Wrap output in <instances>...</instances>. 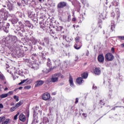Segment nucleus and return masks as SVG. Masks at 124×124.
<instances>
[{
    "label": "nucleus",
    "mask_w": 124,
    "mask_h": 124,
    "mask_svg": "<svg viewBox=\"0 0 124 124\" xmlns=\"http://www.w3.org/2000/svg\"><path fill=\"white\" fill-rule=\"evenodd\" d=\"M59 77H60V74H55L52 75L51 78H48L46 80L47 83H56L59 81Z\"/></svg>",
    "instance_id": "nucleus-1"
},
{
    "label": "nucleus",
    "mask_w": 124,
    "mask_h": 124,
    "mask_svg": "<svg viewBox=\"0 0 124 124\" xmlns=\"http://www.w3.org/2000/svg\"><path fill=\"white\" fill-rule=\"evenodd\" d=\"M7 39L9 43H13V42H16L17 41V37L16 36L9 35L7 37Z\"/></svg>",
    "instance_id": "nucleus-2"
},
{
    "label": "nucleus",
    "mask_w": 124,
    "mask_h": 124,
    "mask_svg": "<svg viewBox=\"0 0 124 124\" xmlns=\"http://www.w3.org/2000/svg\"><path fill=\"white\" fill-rule=\"evenodd\" d=\"M116 14L114 12H111V17H116L117 19L120 18V16H121V13L120 12V9L119 8L115 9Z\"/></svg>",
    "instance_id": "nucleus-3"
},
{
    "label": "nucleus",
    "mask_w": 124,
    "mask_h": 124,
    "mask_svg": "<svg viewBox=\"0 0 124 124\" xmlns=\"http://www.w3.org/2000/svg\"><path fill=\"white\" fill-rule=\"evenodd\" d=\"M106 59L109 62L112 61V60H114V56L112 53H107L105 56Z\"/></svg>",
    "instance_id": "nucleus-4"
},
{
    "label": "nucleus",
    "mask_w": 124,
    "mask_h": 124,
    "mask_svg": "<svg viewBox=\"0 0 124 124\" xmlns=\"http://www.w3.org/2000/svg\"><path fill=\"white\" fill-rule=\"evenodd\" d=\"M50 95L48 93H45L42 96V99L43 100H48L50 99Z\"/></svg>",
    "instance_id": "nucleus-5"
},
{
    "label": "nucleus",
    "mask_w": 124,
    "mask_h": 124,
    "mask_svg": "<svg viewBox=\"0 0 124 124\" xmlns=\"http://www.w3.org/2000/svg\"><path fill=\"white\" fill-rule=\"evenodd\" d=\"M58 8H63L66 6V3L65 2H61L58 4Z\"/></svg>",
    "instance_id": "nucleus-6"
},
{
    "label": "nucleus",
    "mask_w": 124,
    "mask_h": 124,
    "mask_svg": "<svg viewBox=\"0 0 124 124\" xmlns=\"http://www.w3.org/2000/svg\"><path fill=\"white\" fill-rule=\"evenodd\" d=\"M32 66L31 68L34 69V70H37L38 68L39 65L38 63H35V62H32Z\"/></svg>",
    "instance_id": "nucleus-7"
},
{
    "label": "nucleus",
    "mask_w": 124,
    "mask_h": 124,
    "mask_svg": "<svg viewBox=\"0 0 124 124\" xmlns=\"http://www.w3.org/2000/svg\"><path fill=\"white\" fill-rule=\"evenodd\" d=\"M98 60L99 62H104V56H103V54H100L98 56Z\"/></svg>",
    "instance_id": "nucleus-8"
},
{
    "label": "nucleus",
    "mask_w": 124,
    "mask_h": 124,
    "mask_svg": "<svg viewBox=\"0 0 124 124\" xmlns=\"http://www.w3.org/2000/svg\"><path fill=\"white\" fill-rule=\"evenodd\" d=\"M44 84V81L43 80H38L36 82V84L35 87H40V86H42Z\"/></svg>",
    "instance_id": "nucleus-9"
},
{
    "label": "nucleus",
    "mask_w": 124,
    "mask_h": 124,
    "mask_svg": "<svg viewBox=\"0 0 124 124\" xmlns=\"http://www.w3.org/2000/svg\"><path fill=\"white\" fill-rule=\"evenodd\" d=\"M93 71L94 74H96V75H99L101 73V70L100 68H95Z\"/></svg>",
    "instance_id": "nucleus-10"
},
{
    "label": "nucleus",
    "mask_w": 124,
    "mask_h": 124,
    "mask_svg": "<svg viewBox=\"0 0 124 124\" xmlns=\"http://www.w3.org/2000/svg\"><path fill=\"white\" fill-rule=\"evenodd\" d=\"M69 82L70 84V87H74V83L73 82V78L71 76H70L69 78Z\"/></svg>",
    "instance_id": "nucleus-11"
},
{
    "label": "nucleus",
    "mask_w": 124,
    "mask_h": 124,
    "mask_svg": "<svg viewBox=\"0 0 124 124\" xmlns=\"http://www.w3.org/2000/svg\"><path fill=\"white\" fill-rule=\"evenodd\" d=\"M19 120L21 121V122H25L26 121V116L24 115V114H22L20 115Z\"/></svg>",
    "instance_id": "nucleus-12"
},
{
    "label": "nucleus",
    "mask_w": 124,
    "mask_h": 124,
    "mask_svg": "<svg viewBox=\"0 0 124 124\" xmlns=\"http://www.w3.org/2000/svg\"><path fill=\"white\" fill-rule=\"evenodd\" d=\"M53 62L54 63H55L56 65H57V66H60V65H61V62L60 61V60H54Z\"/></svg>",
    "instance_id": "nucleus-13"
},
{
    "label": "nucleus",
    "mask_w": 124,
    "mask_h": 124,
    "mask_svg": "<svg viewBox=\"0 0 124 124\" xmlns=\"http://www.w3.org/2000/svg\"><path fill=\"white\" fill-rule=\"evenodd\" d=\"M77 83L78 84V85H81L82 83H83V78H78L77 79Z\"/></svg>",
    "instance_id": "nucleus-14"
},
{
    "label": "nucleus",
    "mask_w": 124,
    "mask_h": 124,
    "mask_svg": "<svg viewBox=\"0 0 124 124\" xmlns=\"http://www.w3.org/2000/svg\"><path fill=\"white\" fill-rule=\"evenodd\" d=\"M88 75H89V74H88V73L85 72L83 74H81V77L84 79H87V78H88Z\"/></svg>",
    "instance_id": "nucleus-15"
},
{
    "label": "nucleus",
    "mask_w": 124,
    "mask_h": 124,
    "mask_svg": "<svg viewBox=\"0 0 124 124\" xmlns=\"http://www.w3.org/2000/svg\"><path fill=\"white\" fill-rule=\"evenodd\" d=\"M81 46H82L81 45H79L78 44H76L74 45V48H75V49H76L77 50H79V49H80Z\"/></svg>",
    "instance_id": "nucleus-16"
},
{
    "label": "nucleus",
    "mask_w": 124,
    "mask_h": 124,
    "mask_svg": "<svg viewBox=\"0 0 124 124\" xmlns=\"http://www.w3.org/2000/svg\"><path fill=\"white\" fill-rule=\"evenodd\" d=\"M22 104H23V101H20L18 103H17L16 105V107L17 108L20 107L21 106V105H22Z\"/></svg>",
    "instance_id": "nucleus-17"
},
{
    "label": "nucleus",
    "mask_w": 124,
    "mask_h": 124,
    "mask_svg": "<svg viewBox=\"0 0 124 124\" xmlns=\"http://www.w3.org/2000/svg\"><path fill=\"white\" fill-rule=\"evenodd\" d=\"M25 25L26 27H28V28H31V22L29 21H26L25 22Z\"/></svg>",
    "instance_id": "nucleus-18"
},
{
    "label": "nucleus",
    "mask_w": 124,
    "mask_h": 124,
    "mask_svg": "<svg viewBox=\"0 0 124 124\" xmlns=\"http://www.w3.org/2000/svg\"><path fill=\"white\" fill-rule=\"evenodd\" d=\"M10 119H6L5 121L3 122L2 123V124H10Z\"/></svg>",
    "instance_id": "nucleus-19"
},
{
    "label": "nucleus",
    "mask_w": 124,
    "mask_h": 124,
    "mask_svg": "<svg viewBox=\"0 0 124 124\" xmlns=\"http://www.w3.org/2000/svg\"><path fill=\"white\" fill-rule=\"evenodd\" d=\"M7 96H8V94L7 93L2 94L0 95V98H5V97H7Z\"/></svg>",
    "instance_id": "nucleus-20"
},
{
    "label": "nucleus",
    "mask_w": 124,
    "mask_h": 124,
    "mask_svg": "<svg viewBox=\"0 0 124 124\" xmlns=\"http://www.w3.org/2000/svg\"><path fill=\"white\" fill-rule=\"evenodd\" d=\"M18 19L17 18H13L12 20V23L13 24H16L18 22Z\"/></svg>",
    "instance_id": "nucleus-21"
},
{
    "label": "nucleus",
    "mask_w": 124,
    "mask_h": 124,
    "mask_svg": "<svg viewBox=\"0 0 124 124\" xmlns=\"http://www.w3.org/2000/svg\"><path fill=\"white\" fill-rule=\"evenodd\" d=\"M43 123L46 124L47 123H49V119L47 117H44L43 119Z\"/></svg>",
    "instance_id": "nucleus-22"
},
{
    "label": "nucleus",
    "mask_w": 124,
    "mask_h": 124,
    "mask_svg": "<svg viewBox=\"0 0 124 124\" xmlns=\"http://www.w3.org/2000/svg\"><path fill=\"white\" fill-rule=\"evenodd\" d=\"M66 40L67 41V42H71V41L73 40V39L71 37H67V38L66 39Z\"/></svg>",
    "instance_id": "nucleus-23"
},
{
    "label": "nucleus",
    "mask_w": 124,
    "mask_h": 124,
    "mask_svg": "<svg viewBox=\"0 0 124 124\" xmlns=\"http://www.w3.org/2000/svg\"><path fill=\"white\" fill-rule=\"evenodd\" d=\"M16 109H17V108H16V106L10 108V112H14V111H15Z\"/></svg>",
    "instance_id": "nucleus-24"
},
{
    "label": "nucleus",
    "mask_w": 124,
    "mask_h": 124,
    "mask_svg": "<svg viewBox=\"0 0 124 124\" xmlns=\"http://www.w3.org/2000/svg\"><path fill=\"white\" fill-rule=\"evenodd\" d=\"M13 77L14 78V80H15V79H16V78H18V73L15 72V75H13Z\"/></svg>",
    "instance_id": "nucleus-25"
},
{
    "label": "nucleus",
    "mask_w": 124,
    "mask_h": 124,
    "mask_svg": "<svg viewBox=\"0 0 124 124\" xmlns=\"http://www.w3.org/2000/svg\"><path fill=\"white\" fill-rule=\"evenodd\" d=\"M110 30L112 31H113L115 30V24H112L111 25Z\"/></svg>",
    "instance_id": "nucleus-26"
},
{
    "label": "nucleus",
    "mask_w": 124,
    "mask_h": 124,
    "mask_svg": "<svg viewBox=\"0 0 124 124\" xmlns=\"http://www.w3.org/2000/svg\"><path fill=\"white\" fill-rule=\"evenodd\" d=\"M4 120H5V117L4 116L0 117V123H1V122H3Z\"/></svg>",
    "instance_id": "nucleus-27"
},
{
    "label": "nucleus",
    "mask_w": 124,
    "mask_h": 124,
    "mask_svg": "<svg viewBox=\"0 0 124 124\" xmlns=\"http://www.w3.org/2000/svg\"><path fill=\"white\" fill-rule=\"evenodd\" d=\"M14 99H15V100H16V101H17V102H18V101H19V96L15 95L14 96Z\"/></svg>",
    "instance_id": "nucleus-28"
},
{
    "label": "nucleus",
    "mask_w": 124,
    "mask_h": 124,
    "mask_svg": "<svg viewBox=\"0 0 124 124\" xmlns=\"http://www.w3.org/2000/svg\"><path fill=\"white\" fill-rule=\"evenodd\" d=\"M38 109H39V108L37 107H36L35 108V110L34 111V114L35 115V114H37V110H38Z\"/></svg>",
    "instance_id": "nucleus-29"
},
{
    "label": "nucleus",
    "mask_w": 124,
    "mask_h": 124,
    "mask_svg": "<svg viewBox=\"0 0 124 124\" xmlns=\"http://www.w3.org/2000/svg\"><path fill=\"white\" fill-rule=\"evenodd\" d=\"M58 31H62V26H59L57 27V29H56Z\"/></svg>",
    "instance_id": "nucleus-30"
},
{
    "label": "nucleus",
    "mask_w": 124,
    "mask_h": 124,
    "mask_svg": "<svg viewBox=\"0 0 124 124\" xmlns=\"http://www.w3.org/2000/svg\"><path fill=\"white\" fill-rule=\"evenodd\" d=\"M28 79H24L22 81H21L19 83H18V85H22V84H24L25 82L27 81Z\"/></svg>",
    "instance_id": "nucleus-31"
},
{
    "label": "nucleus",
    "mask_w": 124,
    "mask_h": 124,
    "mask_svg": "<svg viewBox=\"0 0 124 124\" xmlns=\"http://www.w3.org/2000/svg\"><path fill=\"white\" fill-rule=\"evenodd\" d=\"M117 38H119V39H121V40H124V36H119L117 37Z\"/></svg>",
    "instance_id": "nucleus-32"
},
{
    "label": "nucleus",
    "mask_w": 124,
    "mask_h": 124,
    "mask_svg": "<svg viewBox=\"0 0 124 124\" xmlns=\"http://www.w3.org/2000/svg\"><path fill=\"white\" fill-rule=\"evenodd\" d=\"M47 66L49 67V68L51 67V65H52V63H51V62H50L49 61H48V62H47Z\"/></svg>",
    "instance_id": "nucleus-33"
},
{
    "label": "nucleus",
    "mask_w": 124,
    "mask_h": 124,
    "mask_svg": "<svg viewBox=\"0 0 124 124\" xmlns=\"http://www.w3.org/2000/svg\"><path fill=\"white\" fill-rule=\"evenodd\" d=\"M31 87L30 85L26 86L24 87V88L26 89V90H30V89H31Z\"/></svg>",
    "instance_id": "nucleus-34"
},
{
    "label": "nucleus",
    "mask_w": 124,
    "mask_h": 124,
    "mask_svg": "<svg viewBox=\"0 0 124 124\" xmlns=\"http://www.w3.org/2000/svg\"><path fill=\"white\" fill-rule=\"evenodd\" d=\"M75 40H76V42H79V41H80V38L79 37H77L76 38H75Z\"/></svg>",
    "instance_id": "nucleus-35"
},
{
    "label": "nucleus",
    "mask_w": 124,
    "mask_h": 124,
    "mask_svg": "<svg viewBox=\"0 0 124 124\" xmlns=\"http://www.w3.org/2000/svg\"><path fill=\"white\" fill-rule=\"evenodd\" d=\"M4 31H5V32H9V28H8V27H7L6 28V29H5V28H4Z\"/></svg>",
    "instance_id": "nucleus-36"
},
{
    "label": "nucleus",
    "mask_w": 124,
    "mask_h": 124,
    "mask_svg": "<svg viewBox=\"0 0 124 124\" xmlns=\"http://www.w3.org/2000/svg\"><path fill=\"white\" fill-rule=\"evenodd\" d=\"M91 30L92 31H95V26H92Z\"/></svg>",
    "instance_id": "nucleus-37"
},
{
    "label": "nucleus",
    "mask_w": 124,
    "mask_h": 124,
    "mask_svg": "<svg viewBox=\"0 0 124 124\" xmlns=\"http://www.w3.org/2000/svg\"><path fill=\"white\" fill-rule=\"evenodd\" d=\"M0 79H1V80L4 79V76H3V75L0 74Z\"/></svg>",
    "instance_id": "nucleus-38"
},
{
    "label": "nucleus",
    "mask_w": 124,
    "mask_h": 124,
    "mask_svg": "<svg viewBox=\"0 0 124 124\" xmlns=\"http://www.w3.org/2000/svg\"><path fill=\"white\" fill-rule=\"evenodd\" d=\"M19 116V113H17L14 117V120H17V118Z\"/></svg>",
    "instance_id": "nucleus-39"
},
{
    "label": "nucleus",
    "mask_w": 124,
    "mask_h": 124,
    "mask_svg": "<svg viewBox=\"0 0 124 124\" xmlns=\"http://www.w3.org/2000/svg\"><path fill=\"white\" fill-rule=\"evenodd\" d=\"M45 41H46V43H49V39L48 38H45Z\"/></svg>",
    "instance_id": "nucleus-40"
},
{
    "label": "nucleus",
    "mask_w": 124,
    "mask_h": 124,
    "mask_svg": "<svg viewBox=\"0 0 124 124\" xmlns=\"http://www.w3.org/2000/svg\"><path fill=\"white\" fill-rule=\"evenodd\" d=\"M7 94H8V95H9V94H13V91H10L8 93H7Z\"/></svg>",
    "instance_id": "nucleus-41"
},
{
    "label": "nucleus",
    "mask_w": 124,
    "mask_h": 124,
    "mask_svg": "<svg viewBox=\"0 0 124 124\" xmlns=\"http://www.w3.org/2000/svg\"><path fill=\"white\" fill-rule=\"evenodd\" d=\"M111 52L112 53H114V52H115V48L114 47L111 48Z\"/></svg>",
    "instance_id": "nucleus-42"
},
{
    "label": "nucleus",
    "mask_w": 124,
    "mask_h": 124,
    "mask_svg": "<svg viewBox=\"0 0 124 124\" xmlns=\"http://www.w3.org/2000/svg\"><path fill=\"white\" fill-rule=\"evenodd\" d=\"M32 2H34L35 5H36V4H36V1H35V0H32Z\"/></svg>",
    "instance_id": "nucleus-43"
},
{
    "label": "nucleus",
    "mask_w": 124,
    "mask_h": 124,
    "mask_svg": "<svg viewBox=\"0 0 124 124\" xmlns=\"http://www.w3.org/2000/svg\"><path fill=\"white\" fill-rule=\"evenodd\" d=\"M93 90H96L97 87H96V86L93 85Z\"/></svg>",
    "instance_id": "nucleus-44"
},
{
    "label": "nucleus",
    "mask_w": 124,
    "mask_h": 124,
    "mask_svg": "<svg viewBox=\"0 0 124 124\" xmlns=\"http://www.w3.org/2000/svg\"><path fill=\"white\" fill-rule=\"evenodd\" d=\"M78 98H77L76 99V102H75L76 104H77V103L78 102Z\"/></svg>",
    "instance_id": "nucleus-45"
},
{
    "label": "nucleus",
    "mask_w": 124,
    "mask_h": 124,
    "mask_svg": "<svg viewBox=\"0 0 124 124\" xmlns=\"http://www.w3.org/2000/svg\"><path fill=\"white\" fill-rule=\"evenodd\" d=\"M67 38H66V36L65 35H63V39H66Z\"/></svg>",
    "instance_id": "nucleus-46"
},
{
    "label": "nucleus",
    "mask_w": 124,
    "mask_h": 124,
    "mask_svg": "<svg viewBox=\"0 0 124 124\" xmlns=\"http://www.w3.org/2000/svg\"><path fill=\"white\" fill-rule=\"evenodd\" d=\"M78 59H79V58H78V56H76V60H75V61H76V62H77Z\"/></svg>",
    "instance_id": "nucleus-47"
},
{
    "label": "nucleus",
    "mask_w": 124,
    "mask_h": 124,
    "mask_svg": "<svg viewBox=\"0 0 124 124\" xmlns=\"http://www.w3.org/2000/svg\"><path fill=\"white\" fill-rule=\"evenodd\" d=\"M82 116H83L84 117H87V114H86V113H83L82 114Z\"/></svg>",
    "instance_id": "nucleus-48"
},
{
    "label": "nucleus",
    "mask_w": 124,
    "mask_h": 124,
    "mask_svg": "<svg viewBox=\"0 0 124 124\" xmlns=\"http://www.w3.org/2000/svg\"><path fill=\"white\" fill-rule=\"evenodd\" d=\"M49 72H50V70L49 69L45 72L46 73H49Z\"/></svg>",
    "instance_id": "nucleus-49"
},
{
    "label": "nucleus",
    "mask_w": 124,
    "mask_h": 124,
    "mask_svg": "<svg viewBox=\"0 0 124 124\" xmlns=\"http://www.w3.org/2000/svg\"><path fill=\"white\" fill-rule=\"evenodd\" d=\"M121 47H124V43L121 45Z\"/></svg>",
    "instance_id": "nucleus-50"
},
{
    "label": "nucleus",
    "mask_w": 124,
    "mask_h": 124,
    "mask_svg": "<svg viewBox=\"0 0 124 124\" xmlns=\"http://www.w3.org/2000/svg\"><path fill=\"white\" fill-rule=\"evenodd\" d=\"M72 20L74 22H75V21H76V18H73Z\"/></svg>",
    "instance_id": "nucleus-51"
},
{
    "label": "nucleus",
    "mask_w": 124,
    "mask_h": 124,
    "mask_svg": "<svg viewBox=\"0 0 124 124\" xmlns=\"http://www.w3.org/2000/svg\"><path fill=\"white\" fill-rule=\"evenodd\" d=\"M22 89H23L22 87H20L19 88V90H22Z\"/></svg>",
    "instance_id": "nucleus-52"
},
{
    "label": "nucleus",
    "mask_w": 124,
    "mask_h": 124,
    "mask_svg": "<svg viewBox=\"0 0 124 124\" xmlns=\"http://www.w3.org/2000/svg\"><path fill=\"white\" fill-rule=\"evenodd\" d=\"M38 113H40V114H41V111H40V110H38Z\"/></svg>",
    "instance_id": "nucleus-53"
},
{
    "label": "nucleus",
    "mask_w": 124,
    "mask_h": 124,
    "mask_svg": "<svg viewBox=\"0 0 124 124\" xmlns=\"http://www.w3.org/2000/svg\"><path fill=\"white\" fill-rule=\"evenodd\" d=\"M7 90H8V88H5L4 91H7Z\"/></svg>",
    "instance_id": "nucleus-54"
},
{
    "label": "nucleus",
    "mask_w": 124,
    "mask_h": 124,
    "mask_svg": "<svg viewBox=\"0 0 124 124\" xmlns=\"http://www.w3.org/2000/svg\"><path fill=\"white\" fill-rule=\"evenodd\" d=\"M115 109H116V107H115L113 108H112V110H115Z\"/></svg>",
    "instance_id": "nucleus-55"
},
{
    "label": "nucleus",
    "mask_w": 124,
    "mask_h": 124,
    "mask_svg": "<svg viewBox=\"0 0 124 124\" xmlns=\"http://www.w3.org/2000/svg\"><path fill=\"white\" fill-rule=\"evenodd\" d=\"M39 1H40V2H41L42 1V0H39Z\"/></svg>",
    "instance_id": "nucleus-56"
},
{
    "label": "nucleus",
    "mask_w": 124,
    "mask_h": 124,
    "mask_svg": "<svg viewBox=\"0 0 124 124\" xmlns=\"http://www.w3.org/2000/svg\"><path fill=\"white\" fill-rule=\"evenodd\" d=\"M16 91H17V89H15L14 90V92H16Z\"/></svg>",
    "instance_id": "nucleus-57"
},
{
    "label": "nucleus",
    "mask_w": 124,
    "mask_h": 124,
    "mask_svg": "<svg viewBox=\"0 0 124 124\" xmlns=\"http://www.w3.org/2000/svg\"><path fill=\"white\" fill-rule=\"evenodd\" d=\"M1 87V85H0V90Z\"/></svg>",
    "instance_id": "nucleus-58"
},
{
    "label": "nucleus",
    "mask_w": 124,
    "mask_h": 124,
    "mask_svg": "<svg viewBox=\"0 0 124 124\" xmlns=\"http://www.w3.org/2000/svg\"><path fill=\"white\" fill-rule=\"evenodd\" d=\"M22 31H23V32L25 31V30H23Z\"/></svg>",
    "instance_id": "nucleus-59"
},
{
    "label": "nucleus",
    "mask_w": 124,
    "mask_h": 124,
    "mask_svg": "<svg viewBox=\"0 0 124 124\" xmlns=\"http://www.w3.org/2000/svg\"><path fill=\"white\" fill-rule=\"evenodd\" d=\"M24 28V25H22V28Z\"/></svg>",
    "instance_id": "nucleus-60"
},
{
    "label": "nucleus",
    "mask_w": 124,
    "mask_h": 124,
    "mask_svg": "<svg viewBox=\"0 0 124 124\" xmlns=\"http://www.w3.org/2000/svg\"><path fill=\"white\" fill-rule=\"evenodd\" d=\"M0 30H1V27H0Z\"/></svg>",
    "instance_id": "nucleus-61"
},
{
    "label": "nucleus",
    "mask_w": 124,
    "mask_h": 124,
    "mask_svg": "<svg viewBox=\"0 0 124 124\" xmlns=\"http://www.w3.org/2000/svg\"><path fill=\"white\" fill-rule=\"evenodd\" d=\"M69 1H71V0H69Z\"/></svg>",
    "instance_id": "nucleus-62"
},
{
    "label": "nucleus",
    "mask_w": 124,
    "mask_h": 124,
    "mask_svg": "<svg viewBox=\"0 0 124 124\" xmlns=\"http://www.w3.org/2000/svg\"><path fill=\"white\" fill-rule=\"evenodd\" d=\"M113 5H116V4H113Z\"/></svg>",
    "instance_id": "nucleus-63"
},
{
    "label": "nucleus",
    "mask_w": 124,
    "mask_h": 124,
    "mask_svg": "<svg viewBox=\"0 0 124 124\" xmlns=\"http://www.w3.org/2000/svg\"><path fill=\"white\" fill-rule=\"evenodd\" d=\"M62 78H63V76H62Z\"/></svg>",
    "instance_id": "nucleus-64"
}]
</instances>
